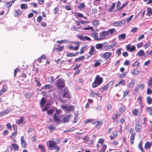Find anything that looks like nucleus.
I'll use <instances>...</instances> for the list:
<instances>
[{
	"label": "nucleus",
	"instance_id": "obj_64",
	"mask_svg": "<svg viewBox=\"0 0 152 152\" xmlns=\"http://www.w3.org/2000/svg\"><path fill=\"white\" fill-rule=\"evenodd\" d=\"M17 131H15V132L12 133V134L11 136H10V137H12L13 136L15 137L17 135Z\"/></svg>",
	"mask_w": 152,
	"mask_h": 152
},
{
	"label": "nucleus",
	"instance_id": "obj_47",
	"mask_svg": "<svg viewBox=\"0 0 152 152\" xmlns=\"http://www.w3.org/2000/svg\"><path fill=\"white\" fill-rule=\"evenodd\" d=\"M108 85H107L104 87H103L102 88L100 89V90L101 92H103L107 89L108 88Z\"/></svg>",
	"mask_w": 152,
	"mask_h": 152
},
{
	"label": "nucleus",
	"instance_id": "obj_1",
	"mask_svg": "<svg viewBox=\"0 0 152 152\" xmlns=\"http://www.w3.org/2000/svg\"><path fill=\"white\" fill-rule=\"evenodd\" d=\"M103 80V78L99 75H97L95 78L94 81L92 84L93 88H96L100 85Z\"/></svg>",
	"mask_w": 152,
	"mask_h": 152
},
{
	"label": "nucleus",
	"instance_id": "obj_6",
	"mask_svg": "<svg viewBox=\"0 0 152 152\" xmlns=\"http://www.w3.org/2000/svg\"><path fill=\"white\" fill-rule=\"evenodd\" d=\"M77 37L78 38L80 39L81 40L83 41H85L86 40L91 41V38L87 36H83L82 35H78L77 36Z\"/></svg>",
	"mask_w": 152,
	"mask_h": 152
},
{
	"label": "nucleus",
	"instance_id": "obj_61",
	"mask_svg": "<svg viewBox=\"0 0 152 152\" xmlns=\"http://www.w3.org/2000/svg\"><path fill=\"white\" fill-rule=\"evenodd\" d=\"M49 129L51 130H54L56 129V128L53 125H51L48 127Z\"/></svg>",
	"mask_w": 152,
	"mask_h": 152
},
{
	"label": "nucleus",
	"instance_id": "obj_39",
	"mask_svg": "<svg viewBox=\"0 0 152 152\" xmlns=\"http://www.w3.org/2000/svg\"><path fill=\"white\" fill-rule=\"evenodd\" d=\"M125 83V81L124 80H121L118 82V85L121 84L122 86H124Z\"/></svg>",
	"mask_w": 152,
	"mask_h": 152
},
{
	"label": "nucleus",
	"instance_id": "obj_21",
	"mask_svg": "<svg viewBox=\"0 0 152 152\" xmlns=\"http://www.w3.org/2000/svg\"><path fill=\"white\" fill-rule=\"evenodd\" d=\"M135 83V81L133 79H132V80L130 83L128 85V88H132L134 85Z\"/></svg>",
	"mask_w": 152,
	"mask_h": 152
},
{
	"label": "nucleus",
	"instance_id": "obj_41",
	"mask_svg": "<svg viewBox=\"0 0 152 152\" xmlns=\"http://www.w3.org/2000/svg\"><path fill=\"white\" fill-rule=\"evenodd\" d=\"M79 53V52H77L75 53V54H74V53H69L66 54V56L67 57H72L77 55L76 53Z\"/></svg>",
	"mask_w": 152,
	"mask_h": 152
},
{
	"label": "nucleus",
	"instance_id": "obj_59",
	"mask_svg": "<svg viewBox=\"0 0 152 152\" xmlns=\"http://www.w3.org/2000/svg\"><path fill=\"white\" fill-rule=\"evenodd\" d=\"M42 18L41 16H39L37 18V21L38 23H40L42 21Z\"/></svg>",
	"mask_w": 152,
	"mask_h": 152
},
{
	"label": "nucleus",
	"instance_id": "obj_62",
	"mask_svg": "<svg viewBox=\"0 0 152 152\" xmlns=\"http://www.w3.org/2000/svg\"><path fill=\"white\" fill-rule=\"evenodd\" d=\"M151 45L150 42H148L145 44L143 46L144 48L145 49H146Z\"/></svg>",
	"mask_w": 152,
	"mask_h": 152
},
{
	"label": "nucleus",
	"instance_id": "obj_24",
	"mask_svg": "<svg viewBox=\"0 0 152 152\" xmlns=\"http://www.w3.org/2000/svg\"><path fill=\"white\" fill-rule=\"evenodd\" d=\"M115 3H113L111 6V7L109 9L108 11L110 12H112L115 6Z\"/></svg>",
	"mask_w": 152,
	"mask_h": 152
},
{
	"label": "nucleus",
	"instance_id": "obj_9",
	"mask_svg": "<svg viewBox=\"0 0 152 152\" xmlns=\"http://www.w3.org/2000/svg\"><path fill=\"white\" fill-rule=\"evenodd\" d=\"M21 144L23 148H25L27 146V144L24 140V137L22 136L20 138Z\"/></svg>",
	"mask_w": 152,
	"mask_h": 152
},
{
	"label": "nucleus",
	"instance_id": "obj_57",
	"mask_svg": "<svg viewBox=\"0 0 152 152\" xmlns=\"http://www.w3.org/2000/svg\"><path fill=\"white\" fill-rule=\"evenodd\" d=\"M64 48L63 46H59L58 48L57 49V50L58 52H60L63 50Z\"/></svg>",
	"mask_w": 152,
	"mask_h": 152
},
{
	"label": "nucleus",
	"instance_id": "obj_26",
	"mask_svg": "<svg viewBox=\"0 0 152 152\" xmlns=\"http://www.w3.org/2000/svg\"><path fill=\"white\" fill-rule=\"evenodd\" d=\"M94 50L95 49L94 47L93 46H91L89 52V54L91 55H94Z\"/></svg>",
	"mask_w": 152,
	"mask_h": 152
},
{
	"label": "nucleus",
	"instance_id": "obj_37",
	"mask_svg": "<svg viewBox=\"0 0 152 152\" xmlns=\"http://www.w3.org/2000/svg\"><path fill=\"white\" fill-rule=\"evenodd\" d=\"M146 111L149 114L152 115V109L151 107H147L146 109Z\"/></svg>",
	"mask_w": 152,
	"mask_h": 152
},
{
	"label": "nucleus",
	"instance_id": "obj_23",
	"mask_svg": "<svg viewBox=\"0 0 152 152\" xmlns=\"http://www.w3.org/2000/svg\"><path fill=\"white\" fill-rule=\"evenodd\" d=\"M92 124L96 125V127H98L99 126L102 125V123L99 121H95L93 122Z\"/></svg>",
	"mask_w": 152,
	"mask_h": 152
},
{
	"label": "nucleus",
	"instance_id": "obj_55",
	"mask_svg": "<svg viewBox=\"0 0 152 152\" xmlns=\"http://www.w3.org/2000/svg\"><path fill=\"white\" fill-rule=\"evenodd\" d=\"M122 50V49L121 48H119V49H118L117 51H116V53L118 55V56H119L121 54V50Z\"/></svg>",
	"mask_w": 152,
	"mask_h": 152
},
{
	"label": "nucleus",
	"instance_id": "obj_30",
	"mask_svg": "<svg viewBox=\"0 0 152 152\" xmlns=\"http://www.w3.org/2000/svg\"><path fill=\"white\" fill-rule=\"evenodd\" d=\"M95 47L97 49H100L103 47L102 44H98L96 45Z\"/></svg>",
	"mask_w": 152,
	"mask_h": 152
},
{
	"label": "nucleus",
	"instance_id": "obj_18",
	"mask_svg": "<svg viewBox=\"0 0 152 152\" xmlns=\"http://www.w3.org/2000/svg\"><path fill=\"white\" fill-rule=\"evenodd\" d=\"M147 11L146 15L149 16H151L152 15V9L150 7L147 8Z\"/></svg>",
	"mask_w": 152,
	"mask_h": 152
},
{
	"label": "nucleus",
	"instance_id": "obj_19",
	"mask_svg": "<svg viewBox=\"0 0 152 152\" xmlns=\"http://www.w3.org/2000/svg\"><path fill=\"white\" fill-rule=\"evenodd\" d=\"M11 111L10 109H7L3 111V112L0 113V117L4 115L5 114H7Z\"/></svg>",
	"mask_w": 152,
	"mask_h": 152
},
{
	"label": "nucleus",
	"instance_id": "obj_20",
	"mask_svg": "<svg viewBox=\"0 0 152 152\" xmlns=\"http://www.w3.org/2000/svg\"><path fill=\"white\" fill-rule=\"evenodd\" d=\"M71 117V114L67 115L64 118L63 121L66 122H68L69 121Z\"/></svg>",
	"mask_w": 152,
	"mask_h": 152
},
{
	"label": "nucleus",
	"instance_id": "obj_34",
	"mask_svg": "<svg viewBox=\"0 0 152 152\" xmlns=\"http://www.w3.org/2000/svg\"><path fill=\"white\" fill-rule=\"evenodd\" d=\"M20 8L21 9H26L28 8L27 5L26 4H22L20 5Z\"/></svg>",
	"mask_w": 152,
	"mask_h": 152
},
{
	"label": "nucleus",
	"instance_id": "obj_11",
	"mask_svg": "<svg viewBox=\"0 0 152 152\" xmlns=\"http://www.w3.org/2000/svg\"><path fill=\"white\" fill-rule=\"evenodd\" d=\"M25 123L24 121V118L23 117H22L20 118L19 120H18L16 121V123L17 124H24Z\"/></svg>",
	"mask_w": 152,
	"mask_h": 152
},
{
	"label": "nucleus",
	"instance_id": "obj_50",
	"mask_svg": "<svg viewBox=\"0 0 152 152\" xmlns=\"http://www.w3.org/2000/svg\"><path fill=\"white\" fill-rule=\"evenodd\" d=\"M91 12L93 14H95L98 12V10L95 8H93L91 9Z\"/></svg>",
	"mask_w": 152,
	"mask_h": 152
},
{
	"label": "nucleus",
	"instance_id": "obj_38",
	"mask_svg": "<svg viewBox=\"0 0 152 152\" xmlns=\"http://www.w3.org/2000/svg\"><path fill=\"white\" fill-rule=\"evenodd\" d=\"M132 113L133 115L135 116H138V110L137 109H134L132 112Z\"/></svg>",
	"mask_w": 152,
	"mask_h": 152
},
{
	"label": "nucleus",
	"instance_id": "obj_10",
	"mask_svg": "<svg viewBox=\"0 0 152 152\" xmlns=\"http://www.w3.org/2000/svg\"><path fill=\"white\" fill-rule=\"evenodd\" d=\"M111 53L110 52H107L103 54L102 57L106 59H108L111 56Z\"/></svg>",
	"mask_w": 152,
	"mask_h": 152
},
{
	"label": "nucleus",
	"instance_id": "obj_13",
	"mask_svg": "<svg viewBox=\"0 0 152 152\" xmlns=\"http://www.w3.org/2000/svg\"><path fill=\"white\" fill-rule=\"evenodd\" d=\"M126 34L124 33L118 35V38L119 40H124L126 39Z\"/></svg>",
	"mask_w": 152,
	"mask_h": 152
},
{
	"label": "nucleus",
	"instance_id": "obj_46",
	"mask_svg": "<svg viewBox=\"0 0 152 152\" xmlns=\"http://www.w3.org/2000/svg\"><path fill=\"white\" fill-rule=\"evenodd\" d=\"M126 110V107L124 106H122L119 108L120 111L121 112H124Z\"/></svg>",
	"mask_w": 152,
	"mask_h": 152
},
{
	"label": "nucleus",
	"instance_id": "obj_45",
	"mask_svg": "<svg viewBox=\"0 0 152 152\" xmlns=\"http://www.w3.org/2000/svg\"><path fill=\"white\" fill-rule=\"evenodd\" d=\"M84 59V56H81L75 59V61H83Z\"/></svg>",
	"mask_w": 152,
	"mask_h": 152
},
{
	"label": "nucleus",
	"instance_id": "obj_8",
	"mask_svg": "<svg viewBox=\"0 0 152 152\" xmlns=\"http://www.w3.org/2000/svg\"><path fill=\"white\" fill-rule=\"evenodd\" d=\"M100 38L102 39L107 37V36L109 35L107 31H103L100 33L99 34Z\"/></svg>",
	"mask_w": 152,
	"mask_h": 152
},
{
	"label": "nucleus",
	"instance_id": "obj_22",
	"mask_svg": "<svg viewBox=\"0 0 152 152\" xmlns=\"http://www.w3.org/2000/svg\"><path fill=\"white\" fill-rule=\"evenodd\" d=\"M140 73V72L139 70L138 69V68L134 70L132 72V74L134 75H138Z\"/></svg>",
	"mask_w": 152,
	"mask_h": 152
},
{
	"label": "nucleus",
	"instance_id": "obj_7",
	"mask_svg": "<svg viewBox=\"0 0 152 152\" xmlns=\"http://www.w3.org/2000/svg\"><path fill=\"white\" fill-rule=\"evenodd\" d=\"M64 93L62 95L63 98H69L70 97L69 91L67 89L64 88Z\"/></svg>",
	"mask_w": 152,
	"mask_h": 152
},
{
	"label": "nucleus",
	"instance_id": "obj_53",
	"mask_svg": "<svg viewBox=\"0 0 152 152\" xmlns=\"http://www.w3.org/2000/svg\"><path fill=\"white\" fill-rule=\"evenodd\" d=\"M50 105V104L49 103L47 104V105L43 109L42 111H44L47 110L49 108Z\"/></svg>",
	"mask_w": 152,
	"mask_h": 152
},
{
	"label": "nucleus",
	"instance_id": "obj_63",
	"mask_svg": "<svg viewBox=\"0 0 152 152\" xmlns=\"http://www.w3.org/2000/svg\"><path fill=\"white\" fill-rule=\"evenodd\" d=\"M25 97L26 98H29L31 96V93H28L25 95Z\"/></svg>",
	"mask_w": 152,
	"mask_h": 152
},
{
	"label": "nucleus",
	"instance_id": "obj_60",
	"mask_svg": "<svg viewBox=\"0 0 152 152\" xmlns=\"http://www.w3.org/2000/svg\"><path fill=\"white\" fill-rule=\"evenodd\" d=\"M151 89L150 88L148 87L147 91V93L148 94H150L152 93V91L151 90Z\"/></svg>",
	"mask_w": 152,
	"mask_h": 152
},
{
	"label": "nucleus",
	"instance_id": "obj_54",
	"mask_svg": "<svg viewBox=\"0 0 152 152\" xmlns=\"http://www.w3.org/2000/svg\"><path fill=\"white\" fill-rule=\"evenodd\" d=\"M129 93V90H126V91L124 92L123 97H125L127 96Z\"/></svg>",
	"mask_w": 152,
	"mask_h": 152
},
{
	"label": "nucleus",
	"instance_id": "obj_28",
	"mask_svg": "<svg viewBox=\"0 0 152 152\" xmlns=\"http://www.w3.org/2000/svg\"><path fill=\"white\" fill-rule=\"evenodd\" d=\"M107 148V146L106 145H103L101 148V150L99 152H105Z\"/></svg>",
	"mask_w": 152,
	"mask_h": 152
},
{
	"label": "nucleus",
	"instance_id": "obj_16",
	"mask_svg": "<svg viewBox=\"0 0 152 152\" xmlns=\"http://www.w3.org/2000/svg\"><path fill=\"white\" fill-rule=\"evenodd\" d=\"M107 31L109 35H112L113 34H116L117 32L115 29L114 28L109 29Z\"/></svg>",
	"mask_w": 152,
	"mask_h": 152
},
{
	"label": "nucleus",
	"instance_id": "obj_58",
	"mask_svg": "<svg viewBox=\"0 0 152 152\" xmlns=\"http://www.w3.org/2000/svg\"><path fill=\"white\" fill-rule=\"evenodd\" d=\"M127 3L126 2V3L124 4L121 7L118 8H116V11H119L121 10L127 4Z\"/></svg>",
	"mask_w": 152,
	"mask_h": 152
},
{
	"label": "nucleus",
	"instance_id": "obj_56",
	"mask_svg": "<svg viewBox=\"0 0 152 152\" xmlns=\"http://www.w3.org/2000/svg\"><path fill=\"white\" fill-rule=\"evenodd\" d=\"M84 29L85 30H92L93 31H94V30L93 29V28L92 27H85L84 28Z\"/></svg>",
	"mask_w": 152,
	"mask_h": 152
},
{
	"label": "nucleus",
	"instance_id": "obj_43",
	"mask_svg": "<svg viewBox=\"0 0 152 152\" xmlns=\"http://www.w3.org/2000/svg\"><path fill=\"white\" fill-rule=\"evenodd\" d=\"M151 146V143H149L148 142H147L145 143V148L147 149L148 148H149Z\"/></svg>",
	"mask_w": 152,
	"mask_h": 152
},
{
	"label": "nucleus",
	"instance_id": "obj_27",
	"mask_svg": "<svg viewBox=\"0 0 152 152\" xmlns=\"http://www.w3.org/2000/svg\"><path fill=\"white\" fill-rule=\"evenodd\" d=\"M101 61L100 60H97L95 61L94 64V67H96L99 66L101 64Z\"/></svg>",
	"mask_w": 152,
	"mask_h": 152
},
{
	"label": "nucleus",
	"instance_id": "obj_2",
	"mask_svg": "<svg viewBox=\"0 0 152 152\" xmlns=\"http://www.w3.org/2000/svg\"><path fill=\"white\" fill-rule=\"evenodd\" d=\"M61 108L67 113H69L71 111H73L75 109V107L73 105H71L70 106H66L64 105H61Z\"/></svg>",
	"mask_w": 152,
	"mask_h": 152
},
{
	"label": "nucleus",
	"instance_id": "obj_14",
	"mask_svg": "<svg viewBox=\"0 0 152 152\" xmlns=\"http://www.w3.org/2000/svg\"><path fill=\"white\" fill-rule=\"evenodd\" d=\"M92 36L96 40H99L102 39V38L98 37V35L96 33H93L92 34Z\"/></svg>",
	"mask_w": 152,
	"mask_h": 152
},
{
	"label": "nucleus",
	"instance_id": "obj_42",
	"mask_svg": "<svg viewBox=\"0 0 152 152\" xmlns=\"http://www.w3.org/2000/svg\"><path fill=\"white\" fill-rule=\"evenodd\" d=\"M51 88L50 86L49 85H46L44 87H42V88L43 89H50Z\"/></svg>",
	"mask_w": 152,
	"mask_h": 152
},
{
	"label": "nucleus",
	"instance_id": "obj_36",
	"mask_svg": "<svg viewBox=\"0 0 152 152\" xmlns=\"http://www.w3.org/2000/svg\"><path fill=\"white\" fill-rule=\"evenodd\" d=\"M46 102V100L43 97L42 98L40 101V104L41 106H43L44 104Z\"/></svg>",
	"mask_w": 152,
	"mask_h": 152
},
{
	"label": "nucleus",
	"instance_id": "obj_48",
	"mask_svg": "<svg viewBox=\"0 0 152 152\" xmlns=\"http://www.w3.org/2000/svg\"><path fill=\"white\" fill-rule=\"evenodd\" d=\"M142 141H141L139 143L138 145V147L140 149L141 151H142V152H143L142 145Z\"/></svg>",
	"mask_w": 152,
	"mask_h": 152
},
{
	"label": "nucleus",
	"instance_id": "obj_31",
	"mask_svg": "<svg viewBox=\"0 0 152 152\" xmlns=\"http://www.w3.org/2000/svg\"><path fill=\"white\" fill-rule=\"evenodd\" d=\"M146 99L147 103L148 104H151L152 103V99L151 97L149 96H148L147 97Z\"/></svg>",
	"mask_w": 152,
	"mask_h": 152
},
{
	"label": "nucleus",
	"instance_id": "obj_3",
	"mask_svg": "<svg viewBox=\"0 0 152 152\" xmlns=\"http://www.w3.org/2000/svg\"><path fill=\"white\" fill-rule=\"evenodd\" d=\"M56 85L58 88L61 89L64 86V81L62 79H59L57 80Z\"/></svg>",
	"mask_w": 152,
	"mask_h": 152
},
{
	"label": "nucleus",
	"instance_id": "obj_25",
	"mask_svg": "<svg viewBox=\"0 0 152 152\" xmlns=\"http://www.w3.org/2000/svg\"><path fill=\"white\" fill-rule=\"evenodd\" d=\"M144 54V51L142 50H140L137 53V55L138 56H143Z\"/></svg>",
	"mask_w": 152,
	"mask_h": 152
},
{
	"label": "nucleus",
	"instance_id": "obj_49",
	"mask_svg": "<svg viewBox=\"0 0 152 152\" xmlns=\"http://www.w3.org/2000/svg\"><path fill=\"white\" fill-rule=\"evenodd\" d=\"M15 12L16 13L15 14V16H17L20 15L21 14V11L19 10H16Z\"/></svg>",
	"mask_w": 152,
	"mask_h": 152
},
{
	"label": "nucleus",
	"instance_id": "obj_32",
	"mask_svg": "<svg viewBox=\"0 0 152 152\" xmlns=\"http://www.w3.org/2000/svg\"><path fill=\"white\" fill-rule=\"evenodd\" d=\"M38 148L42 152H45V151L44 148L42 145H38Z\"/></svg>",
	"mask_w": 152,
	"mask_h": 152
},
{
	"label": "nucleus",
	"instance_id": "obj_29",
	"mask_svg": "<svg viewBox=\"0 0 152 152\" xmlns=\"http://www.w3.org/2000/svg\"><path fill=\"white\" fill-rule=\"evenodd\" d=\"M12 146L15 151H17L18 150V147L16 144H12Z\"/></svg>",
	"mask_w": 152,
	"mask_h": 152
},
{
	"label": "nucleus",
	"instance_id": "obj_33",
	"mask_svg": "<svg viewBox=\"0 0 152 152\" xmlns=\"http://www.w3.org/2000/svg\"><path fill=\"white\" fill-rule=\"evenodd\" d=\"M45 58L46 56L45 55H42V56L41 57H40L38 59V61L39 63H40L41 62L42 60L45 59Z\"/></svg>",
	"mask_w": 152,
	"mask_h": 152
},
{
	"label": "nucleus",
	"instance_id": "obj_4",
	"mask_svg": "<svg viewBox=\"0 0 152 152\" xmlns=\"http://www.w3.org/2000/svg\"><path fill=\"white\" fill-rule=\"evenodd\" d=\"M126 20H122L120 21L115 22L113 23V25L114 26H120L124 25L125 23Z\"/></svg>",
	"mask_w": 152,
	"mask_h": 152
},
{
	"label": "nucleus",
	"instance_id": "obj_12",
	"mask_svg": "<svg viewBox=\"0 0 152 152\" xmlns=\"http://www.w3.org/2000/svg\"><path fill=\"white\" fill-rule=\"evenodd\" d=\"M127 50H129L130 52H132L135 49V47L133 45L132 47H131L129 45H127L126 46Z\"/></svg>",
	"mask_w": 152,
	"mask_h": 152
},
{
	"label": "nucleus",
	"instance_id": "obj_52",
	"mask_svg": "<svg viewBox=\"0 0 152 152\" xmlns=\"http://www.w3.org/2000/svg\"><path fill=\"white\" fill-rule=\"evenodd\" d=\"M117 44V42H115L113 44H112L108 46V47H109V48H112L115 46Z\"/></svg>",
	"mask_w": 152,
	"mask_h": 152
},
{
	"label": "nucleus",
	"instance_id": "obj_15",
	"mask_svg": "<svg viewBox=\"0 0 152 152\" xmlns=\"http://www.w3.org/2000/svg\"><path fill=\"white\" fill-rule=\"evenodd\" d=\"M58 116V115H56V114H55L53 117V119L54 121H55L56 123L58 124H59V122L61 121Z\"/></svg>",
	"mask_w": 152,
	"mask_h": 152
},
{
	"label": "nucleus",
	"instance_id": "obj_35",
	"mask_svg": "<svg viewBox=\"0 0 152 152\" xmlns=\"http://www.w3.org/2000/svg\"><path fill=\"white\" fill-rule=\"evenodd\" d=\"M135 136V134H132V135H131V136L130 138V143L131 144H133V141L134 140V137Z\"/></svg>",
	"mask_w": 152,
	"mask_h": 152
},
{
	"label": "nucleus",
	"instance_id": "obj_5",
	"mask_svg": "<svg viewBox=\"0 0 152 152\" xmlns=\"http://www.w3.org/2000/svg\"><path fill=\"white\" fill-rule=\"evenodd\" d=\"M142 128V124L138 121L136 124L135 129L137 132H139Z\"/></svg>",
	"mask_w": 152,
	"mask_h": 152
},
{
	"label": "nucleus",
	"instance_id": "obj_40",
	"mask_svg": "<svg viewBox=\"0 0 152 152\" xmlns=\"http://www.w3.org/2000/svg\"><path fill=\"white\" fill-rule=\"evenodd\" d=\"M12 2L9 1L6 2L5 4L7 7H10L12 4Z\"/></svg>",
	"mask_w": 152,
	"mask_h": 152
},
{
	"label": "nucleus",
	"instance_id": "obj_51",
	"mask_svg": "<svg viewBox=\"0 0 152 152\" xmlns=\"http://www.w3.org/2000/svg\"><path fill=\"white\" fill-rule=\"evenodd\" d=\"M92 24L94 26H97L99 24V22L97 20H95L92 23Z\"/></svg>",
	"mask_w": 152,
	"mask_h": 152
},
{
	"label": "nucleus",
	"instance_id": "obj_44",
	"mask_svg": "<svg viewBox=\"0 0 152 152\" xmlns=\"http://www.w3.org/2000/svg\"><path fill=\"white\" fill-rule=\"evenodd\" d=\"M75 43H76L77 45L75 47H74V50H77L79 48L80 42H76Z\"/></svg>",
	"mask_w": 152,
	"mask_h": 152
},
{
	"label": "nucleus",
	"instance_id": "obj_17",
	"mask_svg": "<svg viewBox=\"0 0 152 152\" xmlns=\"http://www.w3.org/2000/svg\"><path fill=\"white\" fill-rule=\"evenodd\" d=\"M56 145V143L55 141H51L49 142V146L51 148H54Z\"/></svg>",
	"mask_w": 152,
	"mask_h": 152
}]
</instances>
